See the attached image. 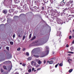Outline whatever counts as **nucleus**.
Masks as SVG:
<instances>
[{
    "label": "nucleus",
    "instance_id": "1",
    "mask_svg": "<svg viewBox=\"0 0 74 74\" xmlns=\"http://www.w3.org/2000/svg\"><path fill=\"white\" fill-rule=\"evenodd\" d=\"M50 12L51 13V15L53 16L52 17V19L53 20H55V19H56L57 22L58 24L62 25V24L63 23V21H62V20L59 19V18H57V16H56L57 14V15L59 14L58 12L57 11V10H53L51 9L50 10Z\"/></svg>",
    "mask_w": 74,
    "mask_h": 74
},
{
    "label": "nucleus",
    "instance_id": "2",
    "mask_svg": "<svg viewBox=\"0 0 74 74\" xmlns=\"http://www.w3.org/2000/svg\"><path fill=\"white\" fill-rule=\"evenodd\" d=\"M37 48H36L34 49L32 51V56L34 55V56H37L39 54L40 51H36V53H34V51L37 49Z\"/></svg>",
    "mask_w": 74,
    "mask_h": 74
},
{
    "label": "nucleus",
    "instance_id": "3",
    "mask_svg": "<svg viewBox=\"0 0 74 74\" xmlns=\"http://www.w3.org/2000/svg\"><path fill=\"white\" fill-rule=\"evenodd\" d=\"M47 41H48L47 37H46L42 38L39 40V41L40 42H42V43H45Z\"/></svg>",
    "mask_w": 74,
    "mask_h": 74
},
{
    "label": "nucleus",
    "instance_id": "4",
    "mask_svg": "<svg viewBox=\"0 0 74 74\" xmlns=\"http://www.w3.org/2000/svg\"><path fill=\"white\" fill-rule=\"evenodd\" d=\"M45 49H46V51H45V55H48L49 54V48L48 47L46 46L45 48Z\"/></svg>",
    "mask_w": 74,
    "mask_h": 74
},
{
    "label": "nucleus",
    "instance_id": "5",
    "mask_svg": "<svg viewBox=\"0 0 74 74\" xmlns=\"http://www.w3.org/2000/svg\"><path fill=\"white\" fill-rule=\"evenodd\" d=\"M68 62L69 63L71 64L72 61V60L71 59L70 57H68L67 58Z\"/></svg>",
    "mask_w": 74,
    "mask_h": 74
},
{
    "label": "nucleus",
    "instance_id": "6",
    "mask_svg": "<svg viewBox=\"0 0 74 74\" xmlns=\"http://www.w3.org/2000/svg\"><path fill=\"white\" fill-rule=\"evenodd\" d=\"M61 34V32L60 31H57V36H59L60 37V36Z\"/></svg>",
    "mask_w": 74,
    "mask_h": 74
},
{
    "label": "nucleus",
    "instance_id": "7",
    "mask_svg": "<svg viewBox=\"0 0 74 74\" xmlns=\"http://www.w3.org/2000/svg\"><path fill=\"white\" fill-rule=\"evenodd\" d=\"M64 4H65V3L62 1L61 2V3L60 4V6H63V5H64Z\"/></svg>",
    "mask_w": 74,
    "mask_h": 74
},
{
    "label": "nucleus",
    "instance_id": "8",
    "mask_svg": "<svg viewBox=\"0 0 74 74\" xmlns=\"http://www.w3.org/2000/svg\"><path fill=\"white\" fill-rule=\"evenodd\" d=\"M14 11V9H11L9 10V13H11V12H13Z\"/></svg>",
    "mask_w": 74,
    "mask_h": 74
},
{
    "label": "nucleus",
    "instance_id": "9",
    "mask_svg": "<svg viewBox=\"0 0 74 74\" xmlns=\"http://www.w3.org/2000/svg\"><path fill=\"white\" fill-rule=\"evenodd\" d=\"M37 42L36 41V43L33 42V43H32V44H33L34 46H36V45H40L39 44L36 45V43H37Z\"/></svg>",
    "mask_w": 74,
    "mask_h": 74
},
{
    "label": "nucleus",
    "instance_id": "10",
    "mask_svg": "<svg viewBox=\"0 0 74 74\" xmlns=\"http://www.w3.org/2000/svg\"><path fill=\"white\" fill-rule=\"evenodd\" d=\"M27 0V3L28 4H30L31 3V1L30 0Z\"/></svg>",
    "mask_w": 74,
    "mask_h": 74
},
{
    "label": "nucleus",
    "instance_id": "11",
    "mask_svg": "<svg viewBox=\"0 0 74 74\" xmlns=\"http://www.w3.org/2000/svg\"><path fill=\"white\" fill-rule=\"evenodd\" d=\"M36 38V36H34V37H32V38L31 39V40L32 41V40H34L35 38Z\"/></svg>",
    "mask_w": 74,
    "mask_h": 74
},
{
    "label": "nucleus",
    "instance_id": "12",
    "mask_svg": "<svg viewBox=\"0 0 74 74\" xmlns=\"http://www.w3.org/2000/svg\"><path fill=\"white\" fill-rule=\"evenodd\" d=\"M7 59H10V58H12V57L11 56H7Z\"/></svg>",
    "mask_w": 74,
    "mask_h": 74
},
{
    "label": "nucleus",
    "instance_id": "13",
    "mask_svg": "<svg viewBox=\"0 0 74 74\" xmlns=\"http://www.w3.org/2000/svg\"><path fill=\"white\" fill-rule=\"evenodd\" d=\"M3 69L5 70H7V69L6 68V66H5V65L3 66Z\"/></svg>",
    "mask_w": 74,
    "mask_h": 74
},
{
    "label": "nucleus",
    "instance_id": "14",
    "mask_svg": "<svg viewBox=\"0 0 74 74\" xmlns=\"http://www.w3.org/2000/svg\"><path fill=\"white\" fill-rule=\"evenodd\" d=\"M70 49L71 50V51H73V49H74V47H73V46H72L71 48Z\"/></svg>",
    "mask_w": 74,
    "mask_h": 74
},
{
    "label": "nucleus",
    "instance_id": "15",
    "mask_svg": "<svg viewBox=\"0 0 74 74\" xmlns=\"http://www.w3.org/2000/svg\"><path fill=\"white\" fill-rule=\"evenodd\" d=\"M15 2H16V3H19V0H14Z\"/></svg>",
    "mask_w": 74,
    "mask_h": 74
},
{
    "label": "nucleus",
    "instance_id": "16",
    "mask_svg": "<svg viewBox=\"0 0 74 74\" xmlns=\"http://www.w3.org/2000/svg\"><path fill=\"white\" fill-rule=\"evenodd\" d=\"M47 62H48V63L49 62V64H52L53 63V61H50V62H49V61H47Z\"/></svg>",
    "mask_w": 74,
    "mask_h": 74
},
{
    "label": "nucleus",
    "instance_id": "17",
    "mask_svg": "<svg viewBox=\"0 0 74 74\" xmlns=\"http://www.w3.org/2000/svg\"><path fill=\"white\" fill-rule=\"evenodd\" d=\"M32 59V58L31 57H29V58H28L27 60H28L29 61V60H31V59Z\"/></svg>",
    "mask_w": 74,
    "mask_h": 74
},
{
    "label": "nucleus",
    "instance_id": "18",
    "mask_svg": "<svg viewBox=\"0 0 74 74\" xmlns=\"http://www.w3.org/2000/svg\"><path fill=\"white\" fill-rule=\"evenodd\" d=\"M32 34H29V39H30V38H31V37H32Z\"/></svg>",
    "mask_w": 74,
    "mask_h": 74
},
{
    "label": "nucleus",
    "instance_id": "19",
    "mask_svg": "<svg viewBox=\"0 0 74 74\" xmlns=\"http://www.w3.org/2000/svg\"><path fill=\"white\" fill-rule=\"evenodd\" d=\"M68 0H63L62 1H63L65 3H66L67 1H68Z\"/></svg>",
    "mask_w": 74,
    "mask_h": 74
},
{
    "label": "nucleus",
    "instance_id": "20",
    "mask_svg": "<svg viewBox=\"0 0 74 74\" xmlns=\"http://www.w3.org/2000/svg\"><path fill=\"white\" fill-rule=\"evenodd\" d=\"M35 4H38V1H34Z\"/></svg>",
    "mask_w": 74,
    "mask_h": 74
},
{
    "label": "nucleus",
    "instance_id": "21",
    "mask_svg": "<svg viewBox=\"0 0 74 74\" xmlns=\"http://www.w3.org/2000/svg\"><path fill=\"white\" fill-rule=\"evenodd\" d=\"M63 66V64L62 63H60L59 64V66Z\"/></svg>",
    "mask_w": 74,
    "mask_h": 74
},
{
    "label": "nucleus",
    "instance_id": "22",
    "mask_svg": "<svg viewBox=\"0 0 74 74\" xmlns=\"http://www.w3.org/2000/svg\"><path fill=\"white\" fill-rule=\"evenodd\" d=\"M10 44L12 45H13V44H14V42H10Z\"/></svg>",
    "mask_w": 74,
    "mask_h": 74
},
{
    "label": "nucleus",
    "instance_id": "23",
    "mask_svg": "<svg viewBox=\"0 0 74 74\" xmlns=\"http://www.w3.org/2000/svg\"><path fill=\"white\" fill-rule=\"evenodd\" d=\"M43 0L44 1L45 3H48V0Z\"/></svg>",
    "mask_w": 74,
    "mask_h": 74
},
{
    "label": "nucleus",
    "instance_id": "24",
    "mask_svg": "<svg viewBox=\"0 0 74 74\" xmlns=\"http://www.w3.org/2000/svg\"><path fill=\"white\" fill-rule=\"evenodd\" d=\"M50 2L51 4H53V0H50Z\"/></svg>",
    "mask_w": 74,
    "mask_h": 74
},
{
    "label": "nucleus",
    "instance_id": "25",
    "mask_svg": "<svg viewBox=\"0 0 74 74\" xmlns=\"http://www.w3.org/2000/svg\"><path fill=\"white\" fill-rule=\"evenodd\" d=\"M72 71H73L72 69H70V70H69V73H71L72 72Z\"/></svg>",
    "mask_w": 74,
    "mask_h": 74
},
{
    "label": "nucleus",
    "instance_id": "26",
    "mask_svg": "<svg viewBox=\"0 0 74 74\" xmlns=\"http://www.w3.org/2000/svg\"><path fill=\"white\" fill-rule=\"evenodd\" d=\"M26 55L27 56H29V52H26Z\"/></svg>",
    "mask_w": 74,
    "mask_h": 74
},
{
    "label": "nucleus",
    "instance_id": "27",
    "mask_svg": "<svg viewBox=\"0 0 74 74\" xmlns=\"http://www.w3.org/2000/svg\"><path fill=\"white\" fill-rule=\"evenodd\" d=\"M41 61L40 60L38 61V64H41Z\"/></svg>",
    "mask_w": 74,
    "mask_h": 74
},
{
    "label": "nucleus",
    "instance_id": "28",
    "mask_svg": "<svg viewBox=\"0 0 74 74\" xmlns=\"http://www.w3.org/2000/svg\"><path fill=\"white\" fill-rule=\"evenodd\" d=\"M17 51H20V50H21V48L19 47V48H17Z\"/></svg>",
    "mask_w": 74,
    "mask_h": 74
},
{
    "label": "nucleus",
    "instance_id": "29",
    "mask_svg": "<svg viewBox=\"0 0 74 74\" xmlns=\"http://www.w3.org/2000/svg\"><path fill=\"white\" fill-rule=\"evenodd\" d=\"M68 53H74V52H71V51H68Z\"/></svg>",
    "mask_w": 74,
    "mask_h": 74
},
{
    "label": "nucleus",
    "instance_id": "30",
    "mask_svg": "<svg viewBox=\"0 0 74 74\" xmlns=\"http://www.w3.org/2000/svg\"><path fill=\"white\" fill-rule=\"evenodd\" d=\"M59 64V63H58L57 64H56L55 66V68H57L58 65V64Z\"/></svg>",
    "mask_w": 74,
    "mask_h": 74
},
{
    "label": "nucleus",
    "instance_id": "31",
    "mask_svg": "<svg viewBox=\"0 0 74 74\" xmlns=\"http://www.w3.org/2000/svg\"><path fill=\"white\" fill-rule=\"evenodd\" d=\"M25 65H26V64H25V63H23V64H22V66H23L24 67H25Z\"/></svg>",
    "mask_w": 74,
    "mask_h": 74
},
{
    "label": "nucleus",
    "instance_id": "32",
    "mask_svg": "<svg viewBox=\"0 0 74 74\" xmlns=\"http://www.w3.org/2000/svg\"><path fill=\"white\" fill-rule=\"evenodd\" d=\"M6 49L8 50V51H9V47H6Z\"/></svg>",
    "mask_w": 74,
    "mask_h": 74
},
{
    "label": "nucleus",
    "instance_id": "33",
    "mask_svg": "<svg viewBox=\"0 0 74 74\" xmlns=\"http://www.w3.org/2000/svg\"><path fill=\"white\" fill-rule=\"evenodd\" d=\"M3 13H4V14H6L7 11H5V10H4L3 11Z\"/></svg>",
    "mask_w": 74,
    "mask_h": 74
},
{
    "label": "nucleus",
    "instance_id": "34",
    "mask_svg": "<svg viewBox=\"0 0 74 74\" xmlns=\"http://www.w3.org/2000/svg\"><path fill=\"white\" fill-rule=\"evenodd\" d=\"M18 16H14V17H13V18L14 19H15V18H16V17H17Z\"/></svg>",
    "mask_w": 74,
    "mask_h": 74
},
{
    "label": "nucleus",
    "instance_id": "35",
    "mask_svg": "<svg viewBox=\"0 0 74 74\" xmlns=\"http://www.w3.org/2000/svg\"><path fill=\"white\" fill-rule=\"evenodd\" d=\"M25 36H23V40H25Z\"/></svg>",
    "mask_w": 74,
    "mask_h": 74
},
{
    "label": "nucleus",
    "instance_id": "36",
    "mask_svg": "<svg viewBox=\"0 0 74 74\" xmlns=\"http://www.w3.org/2000/svg\"><path fill=\"white\" fill-rule=\"evenodd\" d=\"M1 73H2V72H3V71H4V70H3L2 69H1Z\"/></svg>",
    "mask_w": 74,
    "mask_h": 74
},
{
    "label": "nucleus",
    "instance_id": "37",
    "mask_svg": "<svg viewBox=\"0 0 74 74\" xmlns=\"http://www.w3.org/2000/svg\"><path fill=\"white\" fill-rule=\"evenodd\" d=\"M69 47V45L68 44H67L66 46V48H68Z\"/></svg>",
    "mask_w": 74,
    "mask_h": 74
},
{
    "label": "nucleus",
    "instance_id": "38",
    "mask_svg": "<svg viewBox=\"0 0 74 74\" xmlns=\"http://www.w3.org/2000/svg\"><path fill=\"white\" fill-rule=\"evenodd\" d=\"M67 10H68V9H67V8H66L64 9V11H67Z\"/></svg>",
    "mask_w": 74,
    "mask_h": 74
},
{
    "label": "nucleus",
    "instance_id": "39",
    "mask_svg": "<svg viewBox=\"0 0 74 74\" xmlns=\"http://www.w3.org/2000/svg\"><path fill=\"white\" fill-rule=\"evenodd\" d=\"M28 71L29 72H30L32 71V70L31 69H29V70Z\"/></svg>",
    "mask_w": 74,
    "mask_h": 74
},
{
    "label": "nucleus",
    "instance_id": "40",
    "mask_svg": "<svg viewBox=\"0 0 74 74\" xmlns=\"http://www.w3.org/2000/svg\"><path fill=\"white\" fill-rule=\"evenodd\" d=\"M15 34H14L13 36V38H15Z\"/></svg>",
    "mask_w": 74,
    "mask_h": 74
},
{
    "label": "nucleus",
    "instance_id": "41",
    "mask_svg": "<svg viewBox=\"0 0 74 74\" xmlns=\"http://www.w3.org/2000/svg\"><path fill=\"white\" fill-rule=\"evenodd\" d=\"M34 68H32V71H34Z\"/></svg>",
    "mask_w": 74,
    "mask_h": 74
},
{
    "label": "nucleus",
    "instance_id": "42",
    "mask_svg": "<svg viewBox=\"0 0 74 74\" xmlns=\"http://www.w3.org/2000/svg\"><path fill=\"white\" fill-rule=\"evenodd\" d=\"M40 69H41V68L38 69H37L36 71H38L40 70Z\"/></svg>",
    "mask_w": 74,
    "mask_h": 74
},
{
    "label": "nucleus",
    "instance_id": "43",
    "mask_svg": "<svg viewBox=\"0 0 74 74\" xmlns=\"http://www.w3.org/2000/svg\"><path fill=\"white\" fill-rule=\"evenodd\" d=\"M34 57H35V58H39V56H35Z\"/></svg>",
    "mask_w": 74,
    "mask_h": 74
},
{
    "label": "nucleus",
    "instance_id": "44",
    "mask_svg": "<svg viewBox=\"0 0 74 74\" xmlns=\"http://www.w3.org/2000/svg\"><path fill=\"white\" fill-rule=\"evenodd\" d=\"M72 37L71 36H69V39H71V38Z\"/></svg>",
    "mask_w": 74,
    "mask_h": 74
},
{
    "label": "nucleus",
    "instance_id": "45",
    "mask_svg": "<svg viewBox=\"0 0 74 74\" xmlns=\"http://www.w3.org/2000/svg\"><path fill=\"white\" fill-rule=\"evenodd\" d=\"M72 36L73 38H74V34H72Z\"/></svg>",
    "mask_w": 74,
    "mask_h": 74
},
{
    "label": "nucleus",
    "instance_id": "46",
    "mask_svg": "<svg viewBox=\"0 0 74 74\" xmlns=\"http://www.w3.org/2000/svg\"><path fill=\"white\" fill-rule=\"evenodd\" d=\"M34 62V61H32V62H31V64H33V63Z\"/></svg>",
    "mask_w": 74,
    "mask_h": 74
},
{
    "label": "nucleus",
    "instance_id": "47",
    "mask_svg": "<svg viewBox=\"0 0 74 74\" xmlns=\"http://www.w3.org/2000/svg\"><path fill=\"white\" fill-rule=\"evenodd\" d=\"M42 10H43L44 9V7H42Z\"/></svg>",
    "mask_w": 74,
    "mask_h": 74
},
{
    "label": "nucleus",
    "instance_id": "48",
    "mask_svg": "<svg viewBox=\"0 0 74 74\" xmlns=\"http://www.w3.org/2000/svg\"><path fill=\"white\" fill-rule=\"evenodd\" d=\"M71 17H69V18H68V20H71Z\"/></svg>",
    "mask_w": 74,
    "mask_h": 74
},
{
    "label": "nucleus",
    "instance_id": "49",
    "mask_svg": "<svg viewBox=\"0 0 74 74\" xmlns=\"http://www.w3.org/2000/svg\"><path fill=\"white\" fill-rule=\"evenodd\" d=\"M25 48L23 49V51H25Z\"/></svg>",
    "mask_w": 74,
    "mask_h": 74
},
{
    "label": "nucleus",
    "instance_id": "50",
    "mask_svg": "<svg viewBox=\"0 0 74 74\" xmlns=\"http://www.w3.org/2000/svg\"><path fill=\"white\" fill-rule=\"evenodd\" d=\"M46 60H44V64H45L46 63Z\"/></svg>",
    "mask_w": 74,
    "mask_h": 74
},
{
    "label": "nucleus",
    "instance_id": "51",
    "mask_svg": "<svg viewBox=\"0 0 74 74\" xmlns=\"http://www.w3.org/2000/svg\"><path fill=\"white\" fill-rule=\"evenodd\" d=\"M4 74H8V73L6 72H5L4 73Z\"/></svg>",
    "mask_w": 74,
    "mask_h": 74
},
{
    "label": "nucleus",
    "instance_id": "52",
    "mask_svg": "<svg viewBox=\"0 0 74 74\" xmlns=\"http://www.w3.org/2000/svg\"><path fill=\"white\" fill-rule=\"evenodd\" d=\"M72 44H74V40L73 41Z\"/></svg>",
    "mask_w": 74,
    "mask_h": 74
},
{
    "label": "nucleus",
    "instance_id": "53",
    "mask_svg": "<svg viewBox=\"0 0 74 74\" xmlns=\"http://www.w3.org/2000/svg\"><path fill=\"white\" fill-rule=\"evenodd\" d=\"M42 4L43 5H44L45 4V3H42Z\"/></svg>",
    "mask_w": 74,
    "mask_h": 74
},
{
    "label": "nucleus",
    "instance_id": "54",
    "mask_svg": "<svg viewBox=\"0 0 74 74\" xmlns=\"http://www.w3.org/2000/svg\"><path fill=\"white\" fill-rule=\"evenodd\" d=\"M4 25L3 24H1V25H0V27H1L2 25Z\"/></svg>",
    "mask_w": 74,
    "mask_h": 74
},
{
    "label": "nucleus",
    "instance_id": "55",
    "mask_svg": "<svg viewBox=\"0 0 74 74\" xmlns=\"http://www.w3.org/2000/svg\"><path fill=\"white\" fill-rule=\"evenodd\" d=\"M51 27H50V32H51Z\"/></svg>",
    "mask_w": 74,
    "mask_h": 74
},
{
    "label": "nucleus",
    "instance_id": "56",
    "mask_svg": "<svg viewBox=\"0 0 74 74\" xmlns=\"http://www.w3.org/2000/svg\"><path fill=\"white\" fill-rule=\"evenodd\" d=\"M54 53H55V52H52V54H54Z\"/></svg>",
    "mask_w": 74,
    "mask_h": 74
},
{
    "label": "nucleus",
    "instance_id": "57",
    "mask_svg": "<svg viewBox=\"0 0 74 74\" xmlns=\"http://www.w3.org/2000/svg\"><path fill=\"white\" fill-rule=\"evenodd\" d=\"M68 55H69V56H70V55H71V54H68Z\"/></svg>",
    "mask_w": 74,
    "mask_h": 74
},
{
    "label": "nucleus",
    "instance_id": "58",
    "mask_svg": "<svg viewBox=\"0 0 74 74\" xmlns=\"http://www.w3.org/2000/svg\"><path fill=\"white\" fill-rule=\"evenodd\" d=\"M73 32L74 33L73 34H74V29H73Z\"/></svg>",
    "mask_w": 74,
    "mask_h": 74
},
{
    "label": "nucleus",
    "instance_id": "59",
    "mask_svg": "<svg viewBox=\"0 0 74 74\" xmlns=\"http://www.w3.org/2000/svg\"><path fill=\"white\" fill-rule=\"evenodd\" d=\"M9 7L10 8H11V7L10 6Z\"/></svg>",
    "mask_w": 74,
    "mask_h": 74
},
{
    "label": "nucleus",
    "instance_id": "60",
    "mask_svg": "<svg viewBox=\"0 0 74 74\" xmlns=\"http://www.w3.org/2000/svg\"><path fill=\"white\" fill-rule=\"evenodd\" d=\"M44 56H42L41 57H42V58H43V57H44Z\"/></svg>",
    "mask_w": 74,
    "mask_h": 74
},
{
    "label": "nucleus",
    "instance_id": "61",
    "mask_svg": "<svg viewBox=\"0 0 74 74\" xmlns=\"http://www.w3.org/2000/svg\"><path fill=\"white\" fill-rule=\"evenodd\" d=\"M20 64H22V63H20Z\"/></svg>",
    "mask_w": 74,
    "mask_h": 74
},
{
    "label": "nucleus",
    "instance_id": "62",
    "mask_svg": "<svg viewBox=\"0 0 74 74\" xmlns=\"http://www.w3.org/2000/svg\"><path fill=\"white\" fill-rule=\"evenodd\" d=\"M26 7H27H27L25 6V8H26Z\"/></svg>",
    "mask_w": 74,
    "mask_h": 74
},
{
    "label": "nucleus",
    "instance_id": "63",
    "mask_svg": "<svg viewBox=\"0 0 74 74\" xmlns=\"http://www.w3.org/2000/svg\"><path fill=\"white\" fill-rule=\"evenodd\" d=\"M36 70H34V72H36Z\"/></svg>",
    "mask_w": 74,
    "mask_h": 74
},
{
    "label": "nucleus",
    "instance_id": "64",
    "mask_svg": "<svg viewBox=\"0 0 74 74\" xmlns=\"http://www.w3.org/2000/svg\"><path fill=\"white\" fill-rule=\"evenodd\" d=\"M26 74H29V73H26Z\"/></svg>",
    "mask_w": 74,
    "mask_h": 74
}]
</instances>
